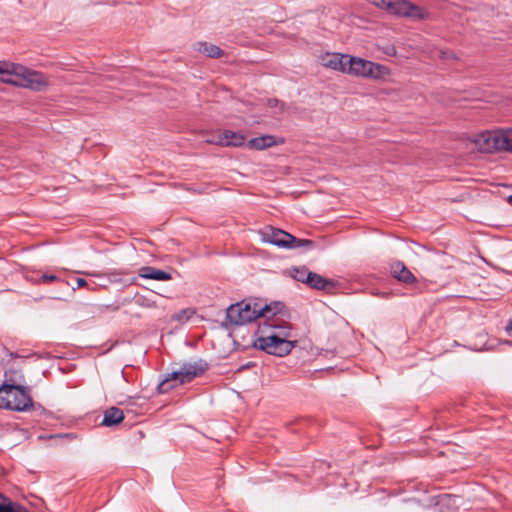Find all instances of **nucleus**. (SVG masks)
<instances>
[{"label": "nucleus", "mask_w": 512, "mask_h": 512, "mask_svg": "<svg viewBox=\"0 0 512 512\" xmlns=\"http://www.w3.org/2000/svg\"><path fill=\"white\" fill-rule=\"evenodd\" d=\"M284 308L282 302L264 304L256 299H245L238 303L231 304L226 310V319L236 326H242L258 318L265 319V324L272 328H282L276 324L273 317L281 313Z\"/></svg>", "instance_id": "1"}, {"label": "nucleus", "mask_w": 512, "mask_h": 512, "mask_svg": "<svg viewBox=\"0 0 512 512\" xmlns=\"http://www.w3.org/2000/svg\"><path fill=\"white\" fill-rule=\"evenodd\" d=\"M209 368L208 363L199 359L193 363H184L179 370L173 371L158 385L159 393H167L176 387V382L185 384L204 374Z\"/></svg>", "instance_id": "2"}, {"label": "nucleus", "mask_w": 512, "mask_h": 512, "mask_svg": "<svg viewBox=\"0 0 512 512\" xmlns=\"http://www.w3.org/2000/svg\"><path fill=\"white\" fill-rule=\"evenodd\" d=\"M32 406V398L18 385L3 384L0 387V408L14 411H26Z\"/></svg>", "instance_id": "3"}, {"label": "nucleus", "mask_w": 512, "mask_h": 512, "mask_svg": "<svg viewBox=\"0 0 512 512\" xmlns=\"http://www.w3.org/2000/svg\"><path fill=\"white\" fill-rule=\"evenodd\" d=\"M8 84L29 88L35 91H42L48 86V80L43 73L14 63L12 78L8 79Z\"/></svg>", "instance_id": "4"}, {"label": "nucleus", "mask_w": 512, "mask_h": 512, "mask_svg": "<svg viewBox=\"0 0 512 512\" xmlns=\"http://www.w3.org/2000/svg\"><path fill=\"white\" fill-rule=\"evenodd\" d=\"M475 144L481 152L507 151L512 153V136L508 131H486L479 134Z\"/></svg>", "instance_id": "5"}, {"label": "nucleus", "mask_w": 512, "mask_h": 512, "mask_svg": "<svg viewBox=\"0 0 512 512\" xmlns=\"http://www.w3.org/2000/svg\"><path fill=\"white\" fill-rule=\"evenodd\" d=\"M344 70L346 74L370 79H380L387 72L383 65L349 55Z\"/></svg>", "instance_id": "6"}, {"label": "nucleus", "mask_w": 512, "mask_h": 512, "mask_svg": "<svg viewBox=\"0 0 512 512\" xmlns=\"http://www.w3.org/2000/svg\"><path fill=\"white\" fill-rule=\"evenodd\" d=\"M294 346L295 342L286 340L279 335L259 337L254 342L255 348L278 357H284L288 355Z\"/></svg>", "instance_id": "7"}, {"label": "nucleus", "mask_w": 512, "mask_h": 512, "mask_svg": "<svg viewBox=\"0 0 512 512\" xmlns=\"http://www.w3.org/2000/svg\"><path fill=\"white\" fill-rule=\"evenodd\" d=\"M383 9L391 14L412 19H424L426 16L424 9L406 0H386Z\"/></svg>", "instance_id": "8"}, {"label": "nucleus", "mask_w": 512, "mask_h": 512, "mask_svg": "<svg viewBox=\"0 0 512 512\" xmlns=\"http://www.w3.org/2000/svg\"><path fill=\"white\" fill-rule=\"evenodd\" d=\"M390 273L399 282L406 285H417L418 281L414 274L406 267L404 262L395 260L390 264Z\"/></svg>", "instance_id": "9"}, {"label": "nucleus", "mask_w": 512, "mask_h": 512, "mask_svg": "<svg viewBox=\"0 0 512 512\" xmlns=\"http://www.w3.org/2000/svg\"><path fill=\"white\" fill-rule=\"evenodd\" d=\"M244 141L245 137L241 133L231 130L219 132L213 139L208 140L209 143L221 146H241L244 144Z\"/></svg>", "instance_id": "10"}, {"label": "nucleus", "mask_w": 512, "mask_h": 512, "mask_svg": "<svg viewBox=\"0 0 512 512\" xmlns=\"http://www.w3.org/2000/svg\"><path fill=\"white\" fill-rule=\"evenodd\" d=\"M348 55L341 53H326L321 58V63L327 68L345 73Z\"/></svg>", "instance_id": "11"}, {"label": "nucleus", "mask_w": 512, "mask_h": 512, "mask_svg": "<svg viewBox=\"0 0 512 512\" xmlns=\"http://www.w3.org/2000/svg\"><path fill=\"white\" fill-rule=\"evenodd\" d=\"M264 240L277 247L288 248L293 235L281 229H271L270 232L265 233Z\"/></svg>", "instance_id": "12"}, {"label": "nucleus", "mask_w": 512, "mask_h": 512, "mask_svg": "<svg viewBox=\"0 0 512 512\" xmlns=\"http://www.w3.org/2000/svg\"><path fill=\"white\" fill-rule=\"evenodd\" d=\"M123 420V411L118 407L112 406L104 411L101 425L105 427H113L120 424Z\"/></svg>", "instance_id": "13"}, {"label": "nucleus", "mask_w": 512, "mask_h": 512, "mask_svg": "<svg viewBox=\"0 0 512 512\" xmlns=\"http://www.w3.org/2000/svg\"><path fill=\"white\" fill-rule=\"evenodd\" d=\"M139 276L144 279L167 281L172 279V275L164 270L156 269L151 266H144L139 270Z\"/></svg>", "instance_id": "14"}, {"label": "nucleus", "mask_w": 512, "mask_h": 512, "mask_svg": "<svg viewBox=\"0 0 512 512\" xmlns=\"http://www.w3.org/2000/svg\"><path fill=\"white\" fill-rule=\"evenodd\" d=\"M305 281L309 287L318 290H325L328 286L333 285L330 280L315 272H309V274H306Z\"/></svg>", "instance_id": "15"}, {"label": "nucleus", "mask_w": 512, "mask_h": 512, "mask_svg": "<svg viewBox=\"0 0 512 512\" xmlns=\"http://www.w3.org/2000/svg\"><path fill=\"white\" fill-rule=\"evenodd\" d=\"M276 145L275 137L272 135H264L256 137L248 142V146L253 149L263 150Z\"/></svg>", "instance_id": "16"}, {"label": "nucleus", "mask_w": 512, "mask_h": 512, "mask_svg": "<svg viewBox=\"0 0 512 512\" xmlns=\"http://www.w3.org/2000/svg\"><path fill=\"white\" fill-rule=\"evenodd\" d=\"M197 50L210 58H220L224 55V52L220 47L207 42L197 43Z\"/></svg>", "instance_id": "17"}, {"label": "nucleus", "mask_w": 512, "mask_h": 512, "mask_svg": "<svg viewBox=\"0 0 512 512\" xmlns=\"http://www.w3.org/2000/svg\"><path fill=\"white\" fill-rule=\"evenodd\" d=\"M0 512H28L21 504L15 503L0 493Z\"/></svg>", "instance_id": "18"}, {"label": "nucleus", "mask_w": 512, "mask_h": 512, "mask_svg": "<svg viewBox=\"0 0 512 512\" xmlns=\"http://www.w3.org/2000/svg\"><path fill=\"white\" fill-rule=\"evenodd\" d=\"M14 63L0 61V81L8 84V79L12 78Z\"/></svg>", "instance_id": "19"}, {"label": "nucleus", "mask_w": 512, "mask_h": 512, "mask_svg": "<svg viewBox=\"0 0 512 512\" xmlns=\"http://www.w3.org/2000/svg\"><path fill=\"white\" fill-rule=\"evenodd\" d=\"M315 246L314 241L309 239H299L293 236V240L289 241L288 249L306 248L310 249Z\"/></svg>", "instance_id": "20"}, {"label": "nucleus", "mask_w": 512, "mask_h": 512, "mask_svg": "<svg viewBox=\"0 0 512 512\" xmlns=\"http://www.w3.org/2000/svg\"><path fill=\"white\" fill-rule=\"evenodd\" d=\"M309 272L310 271H308L306 268L296 269L295 270V274L293 275V277L297 281H300V282L306 284L305 277H306V274H309Z\"/></svg>", "instance_id": "21"}, {"label": "nucleus", "mask_w": 512, "mask_h": 512, "mask_svg": "<svg viewBox=\"0 0 512 512\" xmlns=\"http://www.w3.org/2000/svg\"><path fill=\"white\" fill-rule=\"evenodd\" d=\"M41 279L44 281V282H55V281H59L60 278L54 274H43L41 276Z\"/></svg>", "instance_id": "22"}, {"label": "nucleus", "mask_w": 512, "mask_h": 512, "mask_svg": "<svg viewBox=\"0 0 512 512\" xmlns=\"http://www.w3.org/2000/svg\"><path fill=\"white\" fill-rule=\"evenodd\" d=\"M50 439H61V438H68V439H73L75 438V436L71 433H66V434H54V435H50L49 436Z\"/></svg>", "instance_id": "23"}, {"label": "nucleus", "mask_w": 512, "mask_h": 512, "mask_svg": "<svg viewBox=\"0 0 512 512\" xmlns=\"http://www.w3.org/2000/svg\"><path fill=\"white\" fill-rule=\"evenodd\" d=\"M370 3H372L373 5L379 7V8H384V5H385V2L386 0H368Z\"/></svg>", "instance_id": "24"}, {"label": "nucleus", "mask_w": 512, "mask_h": 512, "mask_svg": "<svg viewBox=\"0 0 512 512\" xmlns=\"http://www.w3.org/2000/svg\"><path fill=\"white\" fill-rule=\"evenodd\" d=\"M77 288H81L87 285V281L83 278H77L76 280Z\"/></svg>", "instance_id": "25"}, {"label": "nucleus", "mask_w": 512, "mask_h": 512, "mask_svg": "<svg viewBox=\"0 0 512 512\" xmlns=\"http://www.w3.org/2000/svg\"><path fill=\"white\" fill-rule=\"evenodd\" d=\"M268 104L270 107H276L279 104V101L277 99H270Z\"/></svg>", "instance_id": "26"}, {"label": "nucleus", "mask_w": 512, "mask_h": 512, "mask_svg": "<svg viewBox=\"0 0 512 512\" xmlns=\"http://www.w3.org/2000/svg\"><path fill=\"white\" fill-rule=\"evenodd\" d=\"M441 58L447 59L448 57L452 56V53L449 52H441Z\"/></svg>", "instance_id": "27"}, {"label": "nucleus", "mask_w": 512, "mask_h": 512, "mask_svg": "<svg viewBox=\"0 0 512 512\" xmlns=\"http://www.w3.org/2000/svg\"><path fill=\"white\" fill-rule=\"evenodd\" d=\"M507 203L512 205V195H509L506 199Z\"/></svg>", "instance_id": "28"}, {"label": "nucleus", "mask_w": 512, "mask_h": 512, "mask_svg": "<svg viewBox=\"0 0 512 512\" xmlns=\"http://www.w3.org/2000/svg\"><path fill=\"white\" fill-rule=\"evenodd\" d=\"M507 331H512V320L510 321V323L507 325L506 327Z\"/></svg>", "instance_id": "29"}, {"label": "nucleus", "mask_w": 512, "mask_h": 512, "mask_svg": "<svg viewBox=\"0 0 512 512\" xmlns=\"http://www.w3.org/2000/svg\"><path fill=\"white\" fill-rule=\"evenodd\" d=\"M135 281H136V278H135V277H133V278H131V280H130V282H129V283H130V284H132V283H135Z\"/></svg>", "instance_id": "30"}, {"label": "nucleus", "mask_w": 512, "mask_h": 512, "mask_svg": "<svg viewBox=\"0 0 512 512\" xmlns=\"http://www.w3.org/2000/svg\"><path fill=\"white\" fill-rule=\"evenodd\" d=\"M504 343L508 344V345H511L512 346V341L511 340H507L505 341Z\"/></svg>", "instance_id": "31"}]
</instances>
